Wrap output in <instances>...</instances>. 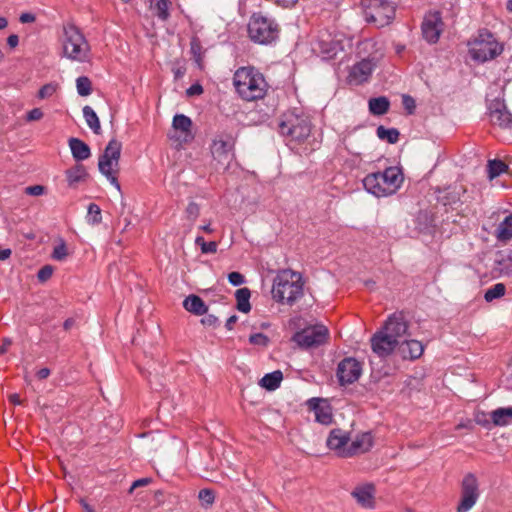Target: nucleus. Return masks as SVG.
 Masks as SVG:
<instances>
[{
    "label": "nucleus",
    "mask_w": 512,
    "mask_h": 512,
    "mask_svg": "<svg viewBox=\"0 0 512 512\" xmlns=\"http://www.w3.org/2000/svg\"><path fill=\"white\" fill-rule=\"evenodd\" d=\"M250 39L259 44H270L278 38L279 27L274 20L254 14L248 24Z\"/></svg>",
    "instance_id": "10"
},
{
    "label": "nucleus",
    "mask_w": 512,
    "mask_h": 512,
    "mask_svg": "<svg viewBox=\"0 0 512 512\" xmlns=\"http://www.w3.org/2000/svg\"><path fill=\"white\" fill-rule=\"evenodd\" d=\"M488 177L490 180L498 177L508 170V165L502 160L494 159L489 160L487 164Z\"/></svg>",
    "instance_id": "37"
},
{
    "label": "nucleus",
    "mask_w": 512,
    "mask_h": 512,
    "mask_svg": "<svg viewBox=\"0 0 512 512\" xmlns=\"http://www.w3.org/2000/svg\"><path fill=\"white\" fill-rule=\"evenodd\" d=\"M329 339V330L325 325L316 324L305 327L293 336V341L301 348L309 349L325 344Z\"/></svg>",
    "instance_id": "13"
},
{
    "label": "nucleus",
    "mask_w": 512,
    "mask_h": 512,
    "mask_svg": "<svg viewBox=\"0 0 512 512\" xmlns=\"http://www.w3.org/2000/svg\"><path fill=\"white\" fill-rule=\"evenodd\" d=\"M152 482L151 478H141L133 482L129 489V493H133V491L139 487H144L149 485Z\"/></svg>",
    "instance_id": "53"
},
{
    "label": "nucleus",
    "mask_w": 512,
    "mask_h": 512,
    "mask_svg": "<svg viewBox=\"0 0 512 512\" xmlns=\"http://www.w3.org/2000/svg\"><path fill=\"white\" fill-rule=\"evenodd\" d=\"M173 127L185 134L191 136L192 121L189 117L183 114H177L173 118Z\"/></svg>",
    "instance_id": "35"
},
{
    "label": "nucleus",
    "mask_w": 512,
    "mask_h": 512,
    "mask_svg": "<svg viewBox=\"0 0 512 512\" xmlns=\"http://www.w3.org/2000/svg\"><path fill=\"white\" fill-rule=\"evenodd\" d=\"M375 66L374 58L370 57L357 62L349 70L347 83L352 86H359L368 82Z\"/></svg>",
    "instance_id": "17"
},
{
    "label": "nucleus",
    "mask_w": 512,
    "mask_h": 512,
    "mask_svg": "<svg viewBox=\"0 0 512 512\" xmlns=\"http://www.w3.org/2000/svg\"><path fill=\"white\" fill-rule=\"evenodd\" d=\"M369 111L372 115L381 116L386 114L390 108L388 98L384 96L371 98L368 102Z\"/></svg>",
    "instance_id": "30"
},
{
    "label": "nucleus",
    "mask_w": 512,
    "mask_h": 512,
    "mask_svg": "<svg viewBox=\"0 0 512 512\" xmlns=\"http://www.w3.org/2000/svg\"><path fill=\"white\" fill-rule=\"evenodd\" d=\"M476 422L482 426H488L489 423L491 422V420H487L486 419V414L485 413H481V414H477L476 416Z\"/></svg>",
    "instance_id": "62"
},
{
    "label": "nucleus",
    "mask_w": 512,
    "mask_h": 512,
    "mask_svg": "<svg viewBox=\"0 0 512 512\" xmlns=\"http://www.w3.org/2000/svg\"><path fill=\"white\" fill-rule=\"evenodd\" d=\"M36 19L35 15L32 13H23L20 16L21 23H32Z\"/></svg>",
    "instance_id": "59"
},
{
    "label": "nucleus",
    "mask_w": 512,
    "mask_h": 512,
    "mask_svg": "<svg viewBox=\"0 0 512 512\" xmlns=\"http://www.w3.org/2000/svg\"><path fill=\"white\" fill-rule=\"evenodd\" d=\"M69 147L76 161H83L91 156L90 147L78 138H70Z\"/></svg>",
    "instance_id": "27"
},
{
    "label": "nucleus",
    "mask_w": 512,
    "mask_h": 512,
    "mask_svg": "<svg viewBox=\"0 0 512 512\" xmlns=\"http://www.w3.org/2000/svg\"><path fill=\"white\" fill-rule=\"evenodd\" d=\"M362 362L353 357H346L338 364L336 375L341 386L352 384L362 374Z\"/></svg>",
    "instance_id": "16"
},
{
    "label": "nucleus",
    "mask_w": 512,
    "mask_h": 512,
    "mask_svg": "<svg viewBox=\"0 0 512 512\" xmlns=\"http://www.w3.org/2000/svg\"><path fill=\"white\" fill-rule=\"evenodd\" d=\"M45 190L43 185H32L25 188V193L31 196H40L45 193Z\"/></svg>",
    "instance_id": "48"
},
{
    "label": "nucleus",
    "mask_w": 512,
    "mask_h": 512,
    "mask_svg": "<svg viewBox=\"0 0 512 512\" xmlns=\"http://www.w3.org/2000/svg\"><path fill=\"white\" fill-rule=\"evenodd\" d=\"M76 87L80 96H88L92 92V82L86 76H80L77 78Z\"/></svg>",
    "instance_id": "41"
},
{
    "label": "nucleus",
    "mask_w": 512,
    "mask_h": 512,
    "mask_svg": "<svg viewBox=\"0 0 512 512\" xmlns=\"http://www.w3.org/2000/svg\"><path fill=\"white\" fill-rule=\"evenodd\" d=\"M198 497H199V499H200L203 503H205V504H207V505H211V504L214 502V500H215V494H214V491H213V490H211V489H207V488H205V489H201V490L199 491V495H198Z\"/></svg>",
    "instance_id": "46"
},
{
    "label": "nucleus",
    "mask_w": 512,
    "mask_h": 512,
    "mask_svg": "<svg viewBox=\"0 0 512 512\" xmlns=\"http://www.w3.org/2000/svg\"><path fill=\"white\" fill-rule=\"evenodd\" d=\"M402 103L409 114H412L416 108L415 100L408 95H404Z\"/></svg>",
    "instance_id": "50"
},
{
    "label": "nucleus",
    "mask_w": 512,
    "mask_h": 512,
    "mask_svg": "<svg viewBox=\"0 0 512 512\" xmlns=\"http://www.w3.org/2000/svg\"><path fill=\"white\" fill-rule=\"evenodd\" d=\"M44 116L42 110L40 108H33L26 115L27 121H38L42 119Z\"/></svg>",
    "instance_id": "51"
},
{
    "label": "nucleus",
    "mask_w": 512,
    "mask_h": 512,
    "mask_svg": "<svg viewBox=\"0 0 512 512\" xmlns=\"http://www.w3.org/2000/svg\"><path fill=\"white\" fill-rule=\"evenodd\" d=\"M236 138L231 133L221 132L216 134L211 144V153L218 163L228 167L235 158Z\"/></svg>",
    "instance_id": "12"
},
{
    "label": "nucleus",
    "mask_w": 512,
    "mask_h": 512,
    "mask_svg": "<svg viewBox=\"0 0 512 512\" xmlns=\"http://www.w3.org/2000/svg\"><path fill=\"white\" fill-rule=\"evenodd\" d=\"M496 237L501 242H507L512 239V214L507 216L503 222L499 224Z\"/></svg>",
    "instance_id": "32"
},
{
    "label": "nucleus",
    "mask_w": 512,
    "mask_h": 512,
    "mask_svg": "<svg viewBox=\"0 0 512 512\" xmlns=\"http://www.w3.org/2000/svg\"><path fill=\"white\" fill-rule=\"evenodd\" d=\"M57 90V85L54 83H48L43 85L38 91V97L40 99H46L51 97Z\"/></svg>",
    "instance_id": "44"
},
{
    "label": "nucleus",
    "mask_w": 512,
    "mask_h": 512,
    "mask_svg": "<svg viewBox=\"0 0 512 512\" xmlns=\"http://www.w3.org/2000/svg\"><path fill=\"white\" fill-rule=\"evenodd\" d=\"M171 6L170 0H158L153 7L155 15L162 21H167L170 17L169 9Z\"/></svg>",
    "instance_id": "39"
},
{
    "label": "nucleus",
    "mask_w": 512,
    "mask_h": 512,
    "mask_svg": "<svg viewBox=\"0 0 512 512\" xmlns=\"http://www.w3.org/2000/svg\"><path fill=\"white\" fill-rule=\"evenodd\" d=\"M190 52L193 56L194 61L196 62L197 66L202 69L203 68V48L201 45V42L198 38L194 37L191 39L190 42Z\"/></svg>",
    "instance_id": "38"
},
{
    "label": "nucleus",
    "mask_w": 512,
    "mask_h": 512,
    "mask_svg": "<svg viewBox=\"0 0 512 512\" xmlns=\"http://www.w3.org/2000/svg\"><path fill=\"white\" fill-rule=\"evenodd\" d=\"M397 351L403 360L414 361L423 355L424 346L417 340H404L399 341Z\"/></svg>",
    "instance_id": "24"
},
{
    "label": "nucleus",
    "mask_w": 512,
    "mask_h": 512,
    "mask_svg": "<svg viewBox=\"0 0 512 512\" xmlns=\"http://www.w3.org/2000/svg\"><path fill=\"white\" fill-rule=\"evenodd\" d=\"M7 44L10 48H15L19 44V37L16 34H12L7 38Z\"/></svg>",
    "instance_id": "58"
},
{
    "label": "nucleus",
    "mask_w": 512,
    "mask_h": 512,
    "mask_svg": "<svg viewBox=\"0 0 512 512\" xmlns=\"http://www.w3.org/2000/svg\"><path fill=\"white\" fill-rule=\"evenodd\" d=\"M87 219L91 224H99L102 221L101 209L97 204L91 203L88 206Z\"/></svg>",
    "instance_id": "42"
},
{
    "label": "nucleus",
    "mask_w": 512,
    "mask_h": 512,
    "mask_svg": "<svg viewBox=\"0 0 512 512\" xmlns=\"http://www.w3.org/2000/svg\"><path fill=\"white\" fill-rule=\"evenodd\" d=\"M502 52L503 45L487 29H482L478 32L469 49L471 58L481 63L495 59Z\"/></svg>",
    "instance_id": "6"
},
{
    "label": "nucleus",
    "mask_w": 512,
    "mask_h": 512,
    "mask_svg": "<svg viewBox=\"0 0 512 512\" xmlns=\"http://www.w3.org/2000/svg\"><path fill=\"white\" fill-rule=\"evenodd\" d=\"M303 296L301 275L291 270H283L274 279L272 298L281 304L293 305Z\"/></svg>",
    "instance_id": "4"
},
{
    "label": "nucleus",
    "mask_w": 512,
    "mask_h": 512,
    "mask_svg": "<svg viewBox=\"0 0 512 512\" xmlns=\"http://www.w3.org/2000/svg\"><path fill=\"white\" fill-rule=\"evenodd\" d=\"M218 243L216 241L205 242L201 252L203 254H213L217 252Z\"/></svg>",
    "instance_id": "52"
},
{
    "label": "nucleus",
    "mask_w": 512,
    "mask_h": 512,
    "mask_svg": "<svg viewBox=\"0 0 512 512\" xmlns=\"http://www.w3.org/2000/svg\"><path fill=\"white\" fill-rule=\"evenodd\" d=\"M377 137L382 141H387L390 144H395L399 140V131L396 128H385L380 125L376 130Z\"/></svg>",
    "instance_id": "34"
},
{
    "label": "nucleus",
    "mask_w": 512,
    "mask_h": 512,
    "mask_svg": "<svg viewBox=\"0 0 512 512\" xmlns=\"http://www.w3.org/2000/svg\"><path fill=\"white\" fill-rule=\"evenodd\" d=\"M381 330L390 337L400 340L401 337L407 334L408 322L402 313H394L387 319Z\"/></svg>",
    "instance_id": "22"
},
{
    "label": "nucleus",
    "mask_w": 512,
    "mask_h": 512,
    "mask_svg": "<svg viewBox=\"0 0 512 512\" xmlns=\"http://www.w3.org/2000/svg\"><path fill=\"white\" fill-rule=\"evenodd\" d=\"M249 342L255 346L265 347L269 343V338L263 333H255L250 335Z\"/></svg>",
    "instance_id": "45"
},
{
    "label": "nucleus",
    "mask_w": 512,
    "mask_h": 512,
    "mask_svg": "<svg viewBox=\"0 0 512 512\" xmlns=\"http://www.w3.org/2000/svg\"><path fill=\"white\" fill-rule=\"evenodd\" d=\"M69 187L75 188L78 183L85 182L89 174L83 164H76L65 172Z\"/></svg>",
    "instance_id": "26"
},
{
    "label": "nucleus",
    "mask_w": 512,
    "mask_h": 512,
    "mask_svg": "<svg viewBox=\"0 0 512 512\" xmlns=\"http://www.w3.org/2000/svg\"><path fill=\"white\" fill-rule=\"evenodd\" d=\"M8 400L13 405H23V401L20 399L19 394L13 393L8 396Z\"/></svg>",
    "instance_id": "61"
},
{
    "label": "nucleus",
    "mask_w": 512,
    "mask_h": 512,
    "mask_svg": "<svg viewBox=\"0 0 512 512\" xmlns=\"http://www.w3.org/2000/svg\"><path fill=\"white\" fill-rule=\"evenodd\" d=\"M237 301V309L243 313H248L251 310L250 297L251 292L248 288H240L235 293Z\"/></svg>",
    "instance_id": "33"
},
{
    "label": "nucleus",
    "mask_w": 512,
    "mask_h": 512,
    "mask_svg": "<svg viewBox=\"0 0 512 512\" xmlns=\"http://www.w3.org/2000/svg\"><path fill=\"white\" fill-rule=\"evenodd\" d=\"M489 120L492 125L502 129L512 126V114L507 110L505 103L499 99L493 100L489 105Z\"/></svg>",
    "instance_id": "18"
},
{
    "label": "nucleus",
    "mask_w": 512,
    "mask_h": 512,
    "mask_svg": "<svg viewBox=\"0 0 512 512\" xmlns=\"http://www.w3.org/2000/svg\"><path fill=\"white\" fill-rule=\"evenodd\" d=\"M506 293V286L503 283H497L486 290L484 299L487 302H492L495 299L503 297Z\"/></svg>",
    "instance_id": "40"
},
{
    "label": "nucleus",
    "mask_w": 512,
    "mask_h": 512,
    "mask_svg": "<svg viewBox=\"0 0 512 512\" xmlns=\"http://www.w3.org/2000/svg\"><path fill=\"white\" fill-rule=\"evenodd\" d=\"M183 307L195 314L203 315L207 312L208 307L205 302L197 295H190L183 301Z\"/></svg>",
    "instance_id": "29"
},
{
    "label": "nucleus",
    "mask_w": 512,
    "mask_h": 512,
    "mask_svg": "<svg viewBox=\"0 0 512 512\" xmlns=\"http://www.w3.org/2000/svg\"><path fill=\"white\" fill-rule=\"evenodd\" d=\"M445 24L440 11H428L421 23V32L423 38L429 44H436L443 33Z\"/></svg>",
    "instance_id": "15"
},
{
    "label": "nucleus",
    "mask_w": 512,
    "mask_h": 512,
    "mask_svg": "<svg viewBox=\"0 0 512 512\" xmlns=\"http://www.w3.org/2000/svg\"><path fill=\"white\" fill-rule=\"evenodd\" d=\"M233 85L244 101L263 99L269 88L264 75L253 66L239 67L233 75Z\"/></svg>",
    "instance_id": "2"
},
{
    "label": "nucleus",
    "mask_w": 512,
    "mask_h": 512,
    "mask_svg": "<svg viewBox=\"0 0 512 512\" xmlns=\"http://www.w3.org/2000/svg\"><path fill=\"white\" fill-rule=\"evenodd\" d=\"M237 320H238V317L236 315H232L231 317H229L225 324L226 328L228 330H232L235 323L237 322Z\"/></svg>",
    "instance_id": "63"
},
{
    "label": "nucleus",
    "mask_w": 512,
    "mask_h": 512,
    "mask_svg": "<svg viewBox=\"0 0 512 512\" xmlns=\"http://www.w3.org/2000/svg\"><path fill=\"white\" fill-rule=\"evenodd\" d=\"M122 144L116 139H111L106 146L104 153L99 157V171L107 177L110 183L121 190L120 183L117 178L119 171V160L121 156Z\"/></svg>",
    "instance_id": "8"
},
{
    "label": "nucleus",
    "mask_w": 512,
    "mask_h": 512,
    "mask_svg": "<svg viewBox=\"0 0 512 512\" xmlns=\"http://www.w3.org/2000/svg\"><path fill=\"white\" fill-rule=\"evenodd\" d=\"M309 410L315 414V420L322 425H329L333 421L331 407L324 405V400L320 398H311L307 401Z\"/></svg>",
    "instance_id": "23"
},
{
    "label": "nucleus",
    "mask_w": 512,
    "mask_h": 512,
    "mask_svg": "<svg viewBox=\"0 0 512 512\" xmlns=\"http://www.w3.org/2000/svg\"><path fill=\"white\" fill-rule=\"evenodd\" d=\"M490 420L494 426H506L512 420V407H501L490 412Z\"/></svg>",
    "instance_id": "28"
},
{
    "label": "nucleus",
    "mask_w": 512,
    "mask_h": 512,
    "mask_svg": "<svg viewBox=\"0 0 512 512\" xmlns=\"http://www.w3.org/2000/svg\"><path fill=\"white\" fill-rule=\"evenodd\" d=\"M186 212L190 217H193L194 219L197 218L200 212L198 204L190 202L186 208Z\"/></svg>",
    "instance_id": "54"
},
{
    "label": "nucleus",
    "mask_w": 512,
    "mask_h": 512,
    "mask_svg": "<svg viewBox=\"0 0 512 512\" xmlns=\"http://www.w3.org/2000/svg\"><path fill=\"white\" fill-rule=\"evenodd\" d=\"M399 340L390 337L383 330L377 331L371 338V347L379 357H387L398 346Z\"/></svg>",
    "instance_id": "21"
},
{
    "label": "nucleus",
    "mask_w": 512,
    "mask_h": 512,
    "mask_svg": "<svg viewBox=\"0 0 512 512\" xmlns=\"http://www.w3.org/2000/svg\"><path fill=\"white\" fill-rule=\"evenodd\" d=\"M282 379V372L280 370H276L272 373L264 375V377L260 380V385L269 391H273L280 386Z\"/></svg>",
    "instance_id": "31"
},
{
    "label": "nucleus",
    "mask_w": 512,
    "mask_h": 512,
    "mask_svg": "<svg viewBox=\"0 0 512 512\" xmlns=\"http://www.w3.org/2000/svg\"><path fill=\"white\" fill-rule=\"evenodd\" d=\"M437 199L444 206L459 210L462 215L474 213L471 206L473 198L462 184L450 185L440 190Z\"/></svg>",
    "instance_id": "9"
},
{
    "label": "nucleus",
    "mask_w": 512,
    "mask_h": 512,
    "mask_svg": "<svg viewBox=\"0 0 512 512\" xmlns=\"http://www.w3.org/2000/svg\"><path fill=\"white\" fill-rule=\"evenodd\" d=\"M374 444V437L371 432H362L349 441V446L346 451L342 452V457L348 458L356 455L364 454L372 448Z\"/></svg>",
    "instance_id": "20"
},
{
    "label": "nucleus",
    "mask_w": 512,
    "mask_h": 512,
    "mask_svg": "<svg viewBox=\"0 0 512 512\" xmlns=\"http://www.w3.org/2000/svg\"><path fill=\"white\" fill-rule=\"evenodd\" d=\"M229 282L234 286L242 285L245 282L244 276L239 272H231L228 274Z\"/></svg>",
    "instance_id": "49"
},
{
    "label": "nucleus",
    "mask_w": 512,
    "mask_h": 512,
    "mask_svg": "<svg viewBox=\"0 0 512 512\" xmlns=\"http://www.w3.org/2000/svg\"><path fill=\"white\" fill-rule=\"evenodd\" d=\"M376 486L373 483L357 485L351 492V496L357 504L364 509H374L376 505Z\"/></svg>",
    "instance_id": "19"
},
{
    "label": "nucleus",
    "mask_w": 512,
    "mask_h": 512,
    "mask_svg": "<svg viewBox=\"0 0 512 512\" xmlns=\"http://www.w3.org/2000/svg\"><path fill=\"white\" fill-rule=\"evenodd\" d=\"M403 181V175L398 167L391 166L384 171L368 174L363 179L364 188L376 197L394 194Z\"/></svg>",
    "instance_id": "3"
},
{
    "label": "nucleus",
    "mask_w": 512,
    "mask_h": 512,
    "mask_svg": "<svg viewBox=\"0 0 512 512\" xmlns=\"http://www.w3.org/2000/svg\"><path fill=\"white\" fill-rule=\"evenodd\" d=\"M69 256V251L66 243L61 241L60 244L56 245L52 252V258L57 261H64Z\"/></svg>",
    "instance_id": "43"
},
{
    "label": "nucleus",
    "mask_w": 512,
    "mask_h": 512,
    "mask_svg": "<svg viewBox=\"0 0 512 512\" xmlns=\"http://www.w3.org/2000/svg\"><path fill=\"white\" fill-rule=\"evenodd\" d=\"M344 39L342 35H332L329 32H320L313 43V52L324 60H331L344 51Z\"/></svg>",
    "instance_id": "11"
},
{
    "label": "nucleus",
    "mask_w": 512,
    "mask_h": 512,
    "mask_svg": "<svg viewBox=\"0 0 512 512\" xmlns=\"http://www.w3.org/2000/svg\"><path fill=\"white\" fill-rule=\"evenodd\" d=\"M63 52L71 60L83 62L87 59L90 46L84 35L74 24L63 27Z\"/></svg>",
    "instance_id": "5"
},
{
    "label": "nucleus",
    "mask_w": 512,
    "mask_h": 512,
    "mask_svg": "<svg viewBox=\"0 0 512 512\" xmlns=\"http://www.w3.org/2000/svg\"><path fill=\"white\" fill-rule=\"evenodd\" d=\"M188 95H200L203 93V88L200 84H194L187 90Z\"/></svg>",
    "instance_id": "56"
},
{
    "label": "nucleus",
    "mask_w": 512,
    "mask_h": 512,
    "mask_svg": "<svg viewBox=\"0 0 512 512\" xmlns=\"http://www.w3.org/2000/svg\"><path fill=\"white\" fill-rule=\"evenodd\" d=\"M364 18L376 28L389 25L395 17L396 8L387 0H362Z\"/></svg>",
    "instance_id": "7"
},
{
    "label": "nucleus",
    "mask_w": 512,
    "mask_h": 512,
    "mask_svg": "<svg viewBox=\"0 0 512 512\" xmlns=\"http://www.w3.org/2000/svg\"><path fill=\"white\" fill-rule=\"evenodd\" d=\"M83 116L87 125L92 129L95 134H100L101 126L100 121L95 111L90 106L83 108Z\"/></svg>",
    "instance_id": "36"
},
{
    "label": "nucleus",
    "mask_w": 512,
    "mask_h": 512,
    "mask_svg": "<svg viewBox=\"0 0 512 512\" xmlns=\"http://www.w3.org/2000/svg\"><path fill=\"white\" fill-rule=\"evenodd\" d=\"M277 5L282 6L284 8L293 7L298 0H273Z\"/></svg>",
    "instance_id": "57"
},
{
    "label": "nucleus",
    "mask_w": 512,
    "mask_h": 512,
    "mask_svg": "<svg viewBox=\"0 0 512 512\" xmlns=\"http://www.w3.org/2000/svg\"><path fill=\"white\" fill-rule=\"evenodd\" d=\"M201 322L207 326H215L218 322V318L214 315H206Z\"/></svg>",
    "instance_id": "55"
},
{
    "label": "nucleus",
    "mask_w": 512,
    "mask_h": 512,
    "mask_svg": "<svg viewBox=\"0 0 512 512\" xmlns=\"http://www.w3.org/2000/svg\"><path fill=\"white\" fill-rule=\"evenodd\" d=\"M278 132L291 150L308 153L319 146V142L312 134L310 117L301 109L294 108L283 113L278 124Z\"/></svg>",
    "instance_id": "1"
},
{
    "label": "nucleus",
    "mask_w": 512,
    "mask_h": 512,
    "mask_svg": "<svg viewBox=\"0 0 512 512\" xmlns=\"http://www.w3.org/2000/svg\"><path fill=\"white\" fill-rule=\"evenodd\" d=\"M50 369L48 368H41L37 371L36 376L39 380L47 379L50 376Z\"/></svg>",
    "instance_id": "60"
},
{
    "label": "nucleus",
    "mask_w": 512,
    "mask_h": 512,
    "mask_svg": "<svg viewBox=\"0 0 512 512\" xmlns=\"http://www.w3.org/2000/svg\"><path fill=\"white\" fill-rule=\"evenodd\" d=\"M350 438L347 433L341 429H333L327 439L329 449L337 452L342 457V452L346 451L349 446Z\"/></svg>",
    "instance_id": "25"
},
{
    "label": "nucleus",
    "mask_w": 512,
    "mask_h": 512,
    "mask_svg": "<svg viewBox=\"0 0 512 512\" xmlns=\"http://www.w3.org/2000/svg\"><path fill=\"white\" fill-rule=\"evenodd\" d=\"M53 274V268L50 265L43 266L37 273L39 281L45 282L51 278Z\"/></svg>",
    "instance_id": "47"
},
{
    "label": "nucleus",
    "mask_w": 512,
    "mask_h": 512,
    "mask_svg": "<svg viewBox=\"0 0 512 512\" xmlns=\"http://www.w3.org/2000/svg\"><path fill=\"white\" fill-rule=\"evenodd\" d=\"M480 495L478 479L473 473H467L461 482V497L457 512L469 511L477 502Z\"/></svg>",
    "instance_id": "14"
},
{
    "label": "nucleus",
    "mask_w": 512,
    "mask_h": 512,
    "mask_svg": "<svg viewBox=\"0 0 512 512\" xmlns=\"http://www.w3.org/2000/svg\"><path fill=\"white\" fill-rule=\"evenodd\" d=\"M75 324V320L73 318H68L63 323V328L66 331H69Z\"/></svg>",
    "instance_id": "64"
}]
</instances>
